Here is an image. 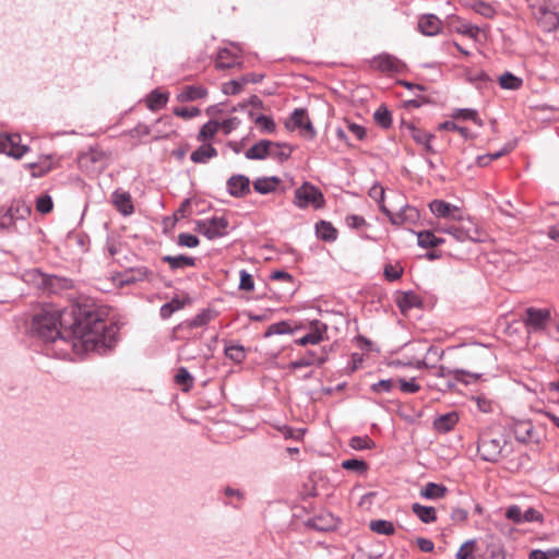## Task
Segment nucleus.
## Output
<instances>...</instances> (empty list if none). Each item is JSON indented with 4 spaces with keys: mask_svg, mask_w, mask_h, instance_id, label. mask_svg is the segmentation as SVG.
<instances>
[{
    "mask_svg": "<svg viewBox=\"0 0 559 559\" xmlns=\"http://www.w3.org/2000/svg\"><path fill=\"white\" fill-rule=\"evenodd\" d=\"M28 331L37 342L61 340L70 343L71 349H114L119 340V326L108 324L99 307L87 297L53 312L41 309L32 317Z\"/></svg>",
    "mask_w": 559,
    "mask_h": 559,
    "instance_id": "1",
    "label": "nucleus"
},
{
    "mask_svg": "<svg viewBox=\"0 0 559 559\" xmlns=\"http://www.w3.org/2000/svg\"><path fill=\"white\" fill-rule=\"evenodd\" d=\"M293 204L300 210L309 206L320 210L325 205V198L320 188L309 181H305L295 190Z\"/></svg>",
    "mask_w": 559,
    "mask_h": 559,
    "instance_id": "2",
    "label": "nucleus"
},
{
    "mask_svg": "<svg viewBox=\"0 0 559 559\" xmlns=\"http://www.w3.org/2000/svg\"><path fill=\"white\" fill-rule=\"evenodd\" d=\"M551 319L552 316L549 308L527 307L522 314V320L530 335H543Z\"/></svg>",
    "mask_w": 559,
    "mask_h": 559,
    "instance_id": "3",
    "label": "nucleus"
},
{
    "mask_svg": "<svg viewBox=\"0 0 559 559\" xmlns=\"http://www.w3.org/2000/svg\"><path fill=\"white\" fill-rule=\"evenodd\" d=\"M194 230L209 240L226 236L229 222L225 216H213L206 219L195 221Z\"/></svg>",
    "mask_w": 559,
    "mask_h": 559,
    "instance_id": "4",
    "label": "nucleus"
},
{
    "mask_svg": "<svg viewBox=\"0 0 559 559\" xmlns=\"http://www.w3.org/2000/svg\"><path fill=\"white\" fill-rule=\"evenodd\" d=\"M507 441L502 436L485 435L479 439L478 453L484 461L497 462L507 448Z\"/></svg>",
    "mask_w": 559,
    "mask_h": 559,
    "instance_id": "5",
    "label": "nucleus"
},
{
    "mask_svg": "<svg viewBox=\"0 0 559 559\" xmlns=\"http://www.w3.org/2000/svg\"><path fill=\"white\" fill-rule=\"evenodd\" d=\"M285 128L288 130L299 129L301 133L312 140L317 135V131L308 117L306 108H295L285 121Z\"/></svg>",
    "mask_w": 559,
    "mask_h": 559,
    "instance_id": "6",
    "label": "nucleus"
},
{
    "mask_svg": "<svg viewBox=\"0 0 559 559\" xmlns=\"http://www.w3.org/2000/svg\"><path fill=\"white\" fill-rule=\"evenodd\" d=\"M28 151L29 147L21 143L19 133L0 132V154L21 159Z\"/></svg>",
    "mask_w": 559,
    "mask_h": 559,
    "instance_id": "7",
    "label": "nucleus"
},
{
    "mask_svg": "<svg viewBox=\"0 0 559 559\" xmlns=\"http://www.w3.org/2000/svg\"><path fill=\"white\" fill-rule=\"evenodd\" d=\"M370 68L383 73H402L406 64L388 52L379 53L369 60Z\"/></svg>",
    "mask_w": 559,
    "mask_h": 559,
    "instance_id": "8",
    "label": "nucleus"
},
{
    "mask_svg": "<svg viewBox=\"0 0 559 559\" xmlns=\"http://www.w3.org/2000/svg\"><path fill=\"white\" fill-rule=\"evenodd\" d=\"M45 288L41 295L48 297L68 295L74 288V281L70 277L56 274H47Z\"/></svg>",
    "mask_w": 559,
    "mask_h": 559,
    "instance_id": "9",
    "label": "nucleus"
},
{
    "mask_svg": "<svg viewBox=\"0 0 559 559\" xmlns=\"http://www.w3.org/2000/svg\"><path fill=\"white\" fill-rule=\"evenodd\" d=\"M326 331V326L319 321H316L314 326L300 337L293 338L289 344L282 345L280 349H293V345L307 346L318 345Z\"/></svg>",
    "mask_w": 559,
    "mask_h": 559,
    "instance_id": "10",
    "label": "nucleus"
},
{
    "mask_svg": "<svg viewBox=\"0 0 559 559\" xmlns=\"http://www.w3.org/2000/svg\"><path fill=\"white\" fill-rule=\"evenodd\" d=\"M534 16L545 33H552L559 28V13L551 11L547 5H539L534 11Z\"/></svg>",
    "mask_w": 559,
    "mask_h": 559,
    "instance_id": "11",
    "label": "nucleus"
},
{
    "mask_svg": "<svg viewBox=\"0 0 559 559\" xmlns=\"http://www.w3.org/2000/svg\"><path fill=\"white\" fill-rule=\"evenodd\" d=\"M226 190L233 198H245L251 192V181L246 175H231L226 181Z\"/></svg>",
    "mask_w": 559,
    "mask_h": 559,
    "instance_id": "12",
    "label": "nucleus"
},
{
    "mask_svg": "<svg viewBox=\"0 0 559 559\" xmlns=\"http://www.w3.org/2000/svg\"><path fill=\"white\" fill-rule=\"evenodd\" d=\"M417 29L424 36H436L443 29L442 21L432 13L421 14L418 19Z\"/></svg>",
    "mask_w": 559,
    "mask_h": 559,
    "instance_id": "13",
    "label": "nucleus"
},
{
    "mask_svg": "<svg viewBox=\"0 0 559 559\" xmlns=\"http://www.w3.org/2000/svg\"><path fill=\"white\" fill-rule=\"evenodd\" d=\"M274 145H278L277 142L267 139L259 140L245 152V156L251 160H264L271 156Z\"/></svg>",
    "mask_w": 559,
    "mask_h": 559,
    "instance_id": "14",
    "label": "nucleus"
},
{
    "mask_svg": "<svg viewBox=\"0 0 559 559\" xmlns=\"http://www.w3.org/2000/svg\"><path fill=\"white\" fill-rule=\"evenodd\" d=\"M111 202L116 210L123 216H130L134 213V205L131 194L128 191L117 189L111 193Z\"/></svg>",
    "mask_w": 559,
    "mask_h": 559,
    "instance_id": "15",
    "label": "nucleus"
},
{
    "mask_svg": "<svg viewBox=\"0 0 559 559\" xmlns=\"http://www.w3.org/2000/svg\"><path fill=\"white\" fill-rule=\"evenodd\" d=\"M396 294L395 302L403 314L413 308H421L424 305L423 299L413 290L397 292Z\"/></svg>",
    "mask_w": 559,
    "mask_h": 559,
    "instance_id": "16",
    "label": "nucleus"
},
{
    "mask_svg": "<svg viewBox=\"0 0 559 559\" xmlns=\"http://www.w3.org/2000/svg\"><path fill=\"white\" fill-rule=\"evenodd\" d=\"M160 260L168 264L170 271L176 272L186 267H194L197 266L198 259L187 254H177L170 255L166 254L160 258Z\"/></svg>",
    "mask_w": 559,
    "mask_h": 559,
    "instance_id": "17",
    "label": "nucleus"
},
{
    "mask_svg": "<svg viewBox=\"0 0 559 559\" xmlns=\"http://www.w3.org/2000/svg\"><path fill=\"white\" fill-rule=\"evenodd\" d=\"M169 99V92L160 88H154L145 96V105L147 109L155 112L163 109Z\"/></svg>",
    "mask_w": 559,
    "mask_h": 559,
    "instance_id": "18",
    "label": "nucleus"
},
{
    "mask_svg": "<svg viewBox=\"0 0 559 559\" xmlns=\"http://www.w3.org/2000/svg\"><path fill=\"white\" fill-rule=\"evenodd\" d=\"M314 233L318 239L332 243L337 240L338 230L329 221L320 219L314 225Z\"/></svg>",
    "mask_w": 559,
    "mask_h": 559,
    "instance_id": "19",
    "label": "nucleus"
},
{
    "mask_svg": "<svg viewBox=\"0 0 559 559\" xmlns=\"http://www.w3.org/2000/svg\"><path fill=\"white\" fill-rule=\"evenodd\" d=\"M280 183L278 176L259 177L252 181V187L257 193L265 195L275 192Z\"/></svg>",
    "mask_w": 559,
    "mask_h": 559,
    "instance_id": "20",
    "label": "nucleus"
},
{
    "mask_svg": "<svg viewBox=\"0 0 559 559\" xmlns=\"http://www.w3.org/2000/svg\"><path fill=\"white\" fill-rule=\"evenodd\" d=\"M154 273L146 266L131 267L124 272V284H135L138 282H153Z\"/></svg>",
    "mask_w": 559,
    "mask_h": 559,
    "instance_id": "21",
    "label": "nucleus"
},
{
    "mask_svg": "<svg viewBox=\"0 0 559 559\" xmlns=\"http://www.w3.org/2000/svg\"><path fill=\"white\" fill-rule=\"evenodd\" d=\"M207 88L202 85H186L177 95L179 103L195 102L207 96Z\"/></svg>",
    "mask_w": 559,
    "mask_h": 559,
    "instance_id": "22",
    "label": "nucleus"
},
{
    "mask_svg": "<svg viewBox=\"0 0 559 559\" xmlns=\"http://www.w3.org/2000/svg\"><path fill=\"white\" fill-rule=\"evenodd\" d=\"M48 273H44L40 269H29L26 270L22 274V280L27 285L32 286L36 290H38L40 294L43 293V289L45 288V281Z\"/></svg>",
    "mask_w": 559,
    "mask_h": 559,
    "instance_id": "23",
    "label": "nucleus"
},
{
    "mask_svg": "<svg viewBox=\"0 0 559 559\" xmlns=\"http://www.w3.org/2000/svg\"><path fill=\"white\" fill-rule=\"evenodd\" d=\"M242 61L240 57L233 52L229 48H221L217 52L216 68L217 69H230L234 67H240Z\"/></svg>",
    "mask_w": 559,
    "mask_h": 559,
    "instance_id": "24",
    "label": "nucleus"
},
{
    "mask_svg": "<svg viewBox=\"0 0 559 559\" xmlns=\"http://www.w3.org/2000/svg\"><path fill=\"white\" fill-rule=\"evenodd\" d=\"M401 128L406 129L409 132L411 138L418 145H423L424 143L436 139L435 133L423 130L416 127L413 122H407L404 119H402Z\"/></svg>",
    "mask_w": 559,
    "mask_h": 559,
    "instance_id": "25",
    "label": "nucleus"
},
{
    "mask_svg": "<svg viewBox=\"0 0 559 559\" xmlns=\"http://www.w3.org/2000/svg\"><path fill=\"white\" fill-rule=\"evenodd\" d=\"M10 212L12 218L14 219V223L17 225V222H24L26 223V226L29 227L31 224L27 223V218L32 214V207L23 200H15L11 206L8 209Z\"/></svg>",
    "mask_w": 559,
    "mask_h": 559,
    "instance_id": "26",
    "label": "nucleus"
},
{
    "mask_svg": "<svg viewBox=\"0 0 559 559\" xmlns=\"http://www.w3.org/2000/svg\"><path fill=\"white\" fill-rule=\"evenodd\" d=\"M431 213L441 218H453L454 213L459 210L457 206L444 201V200H432L429 203Z\"/></svg>",
    "mask_w": 559,
    "mask_h": 559,
    "instance_id": "27",
    "label": "nucleus"
},
{
    "mask_svg": "<svg viewBox=\"0 0 559 559\" xmlns=\"http://www.w3.org/2000/svg\"><path fill=\"white\" fill-rule=\"evenodd\" d=\"M515 438L521 442H530L535 439L534 425L530 420H518L513 425Z\"/></svg>",
    "mask_w": 559,
    "mask_h": 559,
    "instance_id": "28",
    "label": "nucleus"
},
{
    "mask_svg": "<svg viewBox=\"0 0 559 559\" xmlns=\"http://www.w3.org/2000/svg\"><path fill=\"white\" fill-rule=\"evenodd\" d=\"M445 239L438 237L430 229L420 230L417 233V245L425 249H433L443 245Z\"/></svg>",
    "mask_w": 559,
    "mask_h": 559,
    "instance_id": "29",
    "label": "nucleus"
},
{
    "mask_svg": "<svg viewBox=\"0 0 559 559\" xmlns=\"http://www.w3.org/2000/svg\"><path fill=\"white\" fill-rule=\"evenodd\" d=\"M217 154V150L212 144H202L191 153L190 159L195 164H206Z\"/></svg>",
    "mask_w": 559,
    "mask_h": 559,
    "instance_id": "30",
    "label": "nucleus"
},
{
    "mask_svg": "<svg viewBox=\"0 0 559 559\" xmlns=\"http://www.w3.org/2000/svg\"><path fill=\"white\" fill-rule=\"evenodd\" d=\"M459 421V415L455 412H450L439 416L433 421V427L437 431L445 433L454 428Z\"/></svg>",
    "mask_w": 559,
    "mask_h": 559,
    "instance_id": "31",
    "label": "nucleus"
},
{
    "mask_svg": "<svg viewBox=\"0 0 559 559\" xmlns=\"http://www.w3.org/2000/svg\"><path fill=\"white\" fill-rule=\"evenodd\" d=\"M219 126L221 123L218 120L210 119L200 128L197 134V140L203 143L213 140L218 132Z\"/></svg>",
    "mask_w": 559,
    "mask_h": 559,
    "instance_id": "32",
    "label": "nucleus"
},
{
    "mask_svg": "<svg viewBox=\"0 0 559 559\" xmlns=\"http://www.w3.org/2000/svg\"><path fill=\"white\" fill-rule=\"evenodd\" d=\"M326 360V357L321 353V355H314L312 352H307L304 357L300 359H296L290 362V367L294 369L310 367V366H320Z\"/></svg>",
    "mask_w": 559,
    "mask_h": 559,
    "instance_id": "33",
    "label": "nucleus"
},
{
    "mask_svg": "<svg viewBox=\"0 0 559 559\" xmlns=\"http://www.w3.org/2000/svg\"><path fill=\"white\" fill-rule=\"evenodd\" d=\"M498 83L501 88L509 91H518L523 85V80L510 71H504L499 78Z\"/></svg>",
    "mask_w": 559,
    "mask_h": 559,
    "instance_id": "34",
    "label": "nucleus"
},
{
    "mask_svg": "<svg viewBox=\"0 0 559 559\" xmlns=\"http://www.w3.org/2000/svg\"><path fill=\"white\" fill-rule=\"evenodd\" d=\"M466 80L479 91L488 88L492 84V80L484 70L476 73L468 71L466 73Z\"/></svg>",
    "mask_w": 559,
    "mask_h": 559,
    "instance_id": "35",
    "label": "nucleus"
},
{
    "mask_svg": "<svg viewBox=\"0 0 559 559\" xmlns=\"http://www.w3.org/2000/svg\"><path fill=\"white\" fill-rule=\"evenodd\" d=\"M374 122L382 129L386 130L392 127V112L386 105L381 104L373 112Z\"/></svg>",
    "mask_w": 559,
    "mask_h": 559,
    "instance_id": "36",
    "label": "nucleus"
},
{
    "mask_svg": "<svg viewBox=\"0 0 559 559\" xmlns=\"http://www.w3.org/2000/svg\"><path fill=\"white\" fill-rule=\"evenodd\" d=\"M448 489L443 485L428 483L420 490V496L426 499L437 500L445 496Z\"/></svg>",
    "mask_w": 559,
    "mask_h": 559,
    "instance_id": "37",
    "label": "nucleus"
},
{
    "mask_svg": "<svg viewBox=\"0 0 559 559\" xmlns=\"http://www.w3.org/2000/svg\"><path fill=\"white\" fill-rule=\"evenodd\" d=\"M104 154L97 148L90 147L86 152H81L78 155V163L81 168L88 167L90 164L98 163L103 158Z\"/></svg>",
    "mask_w": 559,
    "mask_h": 559,
    "instance_id": "38",
    "label": "nucleus"
},
{
    "mask_svg": "<svg viewBox=\"0 0 559 559\" xmlns=\"http://www.w3.org/2000/svg\"><path fill=\"white\" fill-rule=\"evenodd\" d=\"M412 510L424 523H432L437 520L436 509L433 507H426L419 503H414L412 506Z\"/></svg>",
    "mask_w": 559,
    "mask_h": 559,
    "instance_id": "39",
    "label": "nucleus"
},
{
    "mask_svg": "<svg viewBox=\"0 0 559 559\" xmlns=\"http://www.w3.org/2000/svg\"><path fill=\"white\" fill-rule=\"evenodd\" d=\"M451 117L457 120H471L479 127L483 126V120L479 118L478 111L476 109L459 108L452 112Z\"/></svg>",
    "mask_w": 559,
    "mask_h": 559,
    "instance_id": "40",
    "label": "nucleus"
},
{
    "mask_svg": "<svg viewBox=\"0 0 559 559\" xmlns=\"http://www.w3.org/2000/svg\"><path fill=\"white\" fill-rule=\"evenodd\" d=\"M213 317V311L210 308L203 309L200 313L192 319L186 320L183 324L188 328H202L206 325Z\"/></svg>",
    "mask_w": 559,
    "mask_h": 559,
    "instance_id": "41",
    "label": "nucleus"
},
{
    "mask_svg": "<svg viewBox=\"0 0 559 559\" xmlns=\"http://www.w3.org/2000/svg\"><path fill=\"white\" fill-rule=\"evenodd\" d=\"M443 231L451 235L459 242H464L466 240H471L474 242L480 241L478 238L471 235L469 230L464 229L459 226H450V227L443 229Z\"/></svg>",
    "mask_w": 559,
    "mask_h": 559,
    "instance_id": "42",
    "label": "nucleus"
},
{
    "mask_svg": "<svg viewBox=\"0 0 559 559\" xmlns=\"http://www.w3.org/2000/svg\"><path fill=\"white\" fill-rule=\"evenodd\" d=\"M257 126L263 134H273L276 132V123L272 116L259 114V117H257Z\"/></svg>",
    "mask_w": 559,
    "mask_h": 559,
    "instance_id": "43",
    "label": "nucleus"
},
{
    "mask_svg": "<svg viewBox=\"0 0 559 559\" xmlns=\"http://www.w3.org/2000/svg\"><path fill=\"white\" fill-rule=\"evenodd\" d=\"M404 273V269L400 263L392 264L386 263L383 267V277L388 282H396L399 281Z\"/></svg>",
    "mask_w": 559,
    "mask_h": 559,
    "instance_id": "44",
    "label": "nucleus"
},
{
    "mask_svg": "<svg viewBox=\"0 0 559 559\" xmlns=\"http://www.w3.org/2000/svg\"><path fill=\"white\" fill-rule=\"evenodd\" d=\"M36 211L40 214H49L53 210V201L50 194L41 193L35 201Z\"/></svg>",
    "mask_w": 559,
    "mask_h": 559,
    "instance_id": "45",
    "label": "nucleus"
},
{
    "mask_svg": "<svg viewBox=\"0 0 559 559\" xmlns=\"http://www.w3.org/2000/svg\"><path fill=\"white\" fill-rule=\"evenodd\" d=\"M369 527L372 532L382 535H392L395 532L393 523L386 520L371 521Z\"/></svg>",
    "mask_w": 559,
    "mask_h": 559,
    "instance_id": "46",
    "label": "nucleus"
},
{
    "mask_svg": "<svg viewBox=\"0 0 559 559\" xmlns=\"http://www.w3.org/2000/svg\"><path fill=\"white\" fill-rule=\"evenodd\" d=\"M476 540L475 539H468L465 543H463L460 547V549L456 552V559H476L475 551H476Z\"/></svg>",
    "mask_w": 559,
    "mask_h": 559,
    "instance_id": "47",
    "label": "nucleus"
},
{
    "mask_svg": "<svg viewBox=\"0 0 559 559\" xmlns=\"http://www.w3.org/2000/svg\"><path fill=\"white\" fill-rule=\"evenodd\" d=\"M278 145H274V147H277V148H286L287 151H284V150H281V151H272V154L270 157H273L275 159H277L280 163H284V162H287L290 156H292V153L294 151V146L288 144V143H285V142H277Z\"/></svg>",
    "mask_w": 559,
    "mask_h": 559,
    "instance_id": "48",
    "label": "nucleus"
},
{
    "mask_svg": "<svg viewBox=\"0 0 559 559\" xmlns=\"http://www.w3.org/2000/svg\"><path fill=\"white\" fill-rule=\"evenodd\" d=\"M472 9L474 12L486 19H492L496 14L495 8L490 3L483 0H477L474 2Z\"/></svg>",
    "mask_w": 559,
    "mask_h": 559,
    "instance_id": "49",
    "label": "nucleus"
},
{
    "mask_svg": "<svg viewBox=\"0 0 559 559\" xmlns=\"http://www.w3.org/2000/svg\"><path fill=\"white\" fill-rule=\"evenodd\" d=\"M175 381L178 385L182 386L183 391L190 390V388L193 385V378L189 373V371L180 367L175 376Z\"/></svg>",
    "mask_w": 559,
    "mask_h": 559,
    "instance_id": "50",
    "label": "nucleus"
},
{
    "mask_svg": "<svg viewBox=\"0 0 559 559\" xmlns=\"http://www.w3.org/2000/svg\"><path fill=\"white\" fill-rule=\"evenodd\" d=\"M504 549L500 543L492 542L487 545L484 559H504Z\"/></svg>",
    "mask_w": 559,
    "mask_h": 559,
    "instance_id": "51",
    "label": "nucleus"
},
{
    "mask_svg": "<svg viewBox=\"0 0 559 559\" xmlns=\"http://www.w3.org/2000/svg\"><path fill=\"white\" fill-rule=\"evenodd\" d=\"M177 245L179 247L195 248L200 245V239L193 234L180 233L177 237Z\"/></svg>",
    "mask_w": 559,
    "mask_h": 559,
    "instance_id": "52",
    "label": "nucleus"
},
{
    "mask_svg": "<svg viewBox=\"0 0 559 559\" xmlns=\"http://www.w3.org/2000/svg\"><path fill=\"white\" fill-rule=\"evenodd\" d=\"M270 280L272 281H282V282H286V283H289L293 285V288L290 289V295H293L295 292H296V287H295V277L288 273L287 271L285 270H274L271 274H270Z\"/></svg>",
    "mask_w": 559,
    "mask_h": 559,
    "instance_id": "53",
    "label": "nucleus"
},
{
    "mask_svg": "<svg viewBox=\"0 0 559 559\" xmlns=\"http://www.w3.org/2000/svg\"><path fill=\"white\" fill-rule=\"evenodd\" d=\"M69 238L75 240V243L81 250V252H87L90 250L91 239L87 234L83 231L70 233Z\"/></svg>",
    "mask_w": 559,
    "mask_h": 559,
    "instance_id": "54",
    "label": "nucleus"
},
{
    "mask_svg": "<svg viewBox=\"0 0 559 559\" xmlns=\"http://www.w3.org/2000/svg\"><path fill=\"white\" fill-rule=\"evenodd\" d=\"M25 166L32 170V177L34 178L44 177L51 170L49 163H28Z\"/></svg>",
    "mask_w": 559,
    "mask_h": 559,
    "instance_id": "55",
    "label": "nucleus"
},
{
    "mask_svg": "<svg viewBox=\"0 0 559 559\" xmlns=\"http://www.w3.org/2000/svg\"><path fill=\"white\" fill-rule=\"evenodd\" d=\"M173 112L175 116L188 120V119L198 117L201 114V110L199 107H180V106H178L173 109Z\"/></svg>",
    "mask_w": 559,
    "mask_h": 559,
    "instance_id": "56",
    "label": "nucleus"
},
{
    "mask_svg": "<svg viewBox=\"0 0 559 559\" xmlns=\"http://www.w3.org/2000/svg\"><path fill=\"white\" fill-rule=\"evenodd\" d=\"M239 289L243 292H252L254 289L253 276L247 271L239 272Z\"/></svg>",
    "mask_w": 559,
    "mask_h": 559,
    "instance_id": "57",
    "label": "nucleus"
},
{
    "mask_svg": "<svg viewBox=\"0 0 559 559\" xmlns=\"http://www.w3.org/2000/svg\"><path fill=\"white\" fill-rule=\"evenodd\" d=\"M523 513L519 506L512 504L508 507L506 518L514 524H524Z\"/></svg>",
    "mask_w": 559,
    "mask_h": 559,
    "instance_id": "58",
    "label": "nucleus"
},
{
    "mask_svg": "<svg viewBox=\"0 0 559 559\" xmlns=\"http://www.w3.org/2000/svg\"><path fill=\"white\" fill-rule=\"evenodd\" d=\"M243 86L241 78L239 80H230L223 84L222 92L225 95H237L242 91Z\"/></svg>",
    "mask_w": 559,
    "mask_h": 559,
    "instance_id": "59",
    "label": "nucleus"
},
{
    "mask_svg": "<svg viewBox=\"0 0 559 559\" xmlns=\"http://www.w3.org/2000/svg\"><path fill=\"white\" fill-rule=\"evenodd\" d=\"M0 230L19 233V227L14 223L10 212L7 210L0 215Z\"/></svg>",
    "mask_w": 559,
    "mask_h": 559,
    "instance_id": "60",
    "label": "nucleus"
},
{
    "mask_svg": "<svg viewBox=\"0 0 559 559\" xmlns=\"http://www.w3.org/2000/svg\"><path fill=\"white\" fill-rule=\"evenodd\" d=\"M274 334H292V329L288 322L280 321L271 324L267 328L265 336L274 335Z\"/></svg>",
    "mask_w": 559,
    "mask_h": 559,
    "instance_id": "61",
    "label": "nucleus"
},
{
    "mask_svg": "<svg viewBox=\"0 0 559 559\" xmlns=\"http://www.w3.org/2000/svg\"><path fill=\"white\" fill-rule=\"evenodd\" d=\"M530 559H556L559 558V548H551L547 551L535 549L530 552Z\"/></svg>",
    "mask_w": 559,
    "mask_h": 559,
    "instance_id": "62",
    "label": "nucleus"
},
{
    "mask_svg": "<svg viewBox=\"0 0 559 559\" xmlns=\"http://www.w3.org/2000/svg\"><path fill=\"white\" fill-rule=\"evenodd\" d=\"M346 225L352 229H360L364 226H367L365 217L357 214H349L345 217Z\"/></svg>",
    "mask_w": 559,
    "mask_h": 559,
    "instance_id": "63",
    "label": "nucleus"
},
{
    "mask_svg": "<svg viewBox=\"0 0 559 559\" xmlns=\"http://www.w3.org/2000/svg\"><path fill=\"white\" fill-rule=\"evenodd\" d=\"M219 128L223 130L224 134H229L240 126L241 120L238 117H230L219 121Z\"/></svg>",
    "mask_w": 559,
    "mask_h": 559,
    "instance_id": "64",
    "label": "nucleus"
}]
</instances>
